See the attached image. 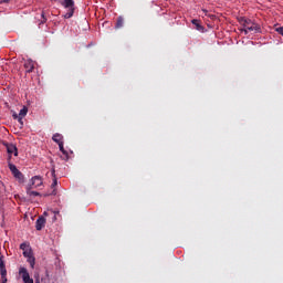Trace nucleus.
Here are the masks:
<instances>
[{
  "instance_id": "nucleus-1",
  "label": "nucleus",
  "mask_w": 283,
  "mask_h": 283,
  "mask_svg": "<svg viewBox=\"0 0 283 283\" xmlns=\"http://www.w3.org/2000/svg\"><path fill=\"white\" fill-rule=\"evenodd\" d=\"M239 23L242 25L241 32L249 34V32H254L255 34L262 32L260 24L253 22L251 19L239 18Z\"/></svg>"
},
{
  "instance_id": "nucleus-2",
  "label": "nucleus",
  "mask_w": 283,
  "mask_h": 283,
  "mask_svg": "<svg viewBox=\"0 0 283 283\" xmlns=\"http://www.w3.org/2000/svg\"><path fill=\"white\" fill-rule=\"evenodd\" d=\"M61 6L67 10L64 14V19H72L74 17V0H62Z\"/></svg>"
},
{
  "instance_id": "nucleus-3",
  "label": "nucleus",
  "mask_w": 283,
  "mask_h": 283,
  "mask_svg": "<svg viewBox=\"0 0 283 283\" xmlns=\"http://www.w3.org/2000/svg\"><path fill=\"white\" fill-rule=\"evenodd\" d=\"M9 169L13 177H15L19 182H23L24 176L23 172H21L19 169H17V166L14 164H9Z\"/></svg>"
},
{
  "instance_id": "nucleus-4",
  "label": "nucleus",
  "mask_w": 283,
  "mask_h": 283,
  "mask_svg": "<svg viewBox=\"0 0 283 283\" xmlns=\"http://www.w3.org/2000/svg\"><path fill=\"white\" fill-rule=\"evenodd\" d=\"M19 275L24 283H34V280L32 277H30V272H28V269L20 268Z\"/></svg>"
},
{
  "instance_id": "nucleus-5",
  "label": "nucleus",
  "mask_w": 283,
  "mask_h": 283,
  "mask_svg": "<svg viewBox=\"0 0 283 283\" xmlns=\"http://www.w3.org/2000/svg\"><path fill=\"white\" fill-rule=\"evenodd\" d=\"M41 185H43V179L41 178V176L32 177L30 184H28V186L33 187V189L41 187Z\"/></svg>"
},
{
  "instance_id": "nucleus-6",
  "label": "nucleus",
  "mask_w": 283,
  "mask_h": 283,
  "mask_svg": "<svg viewBox=\"0 0 283 283\" xmlns=\"http://www.w3.org/2000/svg\"><path fill=\"white\" fill-rule=\"evenodd\" d=\"M52 176H53V182L51 185V189L53 190L51 193H46L44 196H56V186L59 185V180H56V175L54 169L52 170Z\"/></svg>"
},
{
  "instance_id": "nucleus-7",
  "label": "nucleus",
  "mask_w": 283,
  "mask_h": 283,
  "mask_svg": "<svg viewBox=\"0 0 283 283\" xmlns=\"http://www.w3.org/2000/svg\"><path fill=\"white\" fill-rule=\"evenodd\" d=\"M45 227V217H39L35 222V229L36 231H41Z\"/></svg>"
},
{
  "instance_id": "nucleus-8",
  "label": "nucleus",
  "mask_w": 283,
  "mask_h": 283,
  "mask_svg": "<svg viewBox=\"0 0 283 283\" xmlns=\"http://www.w3.org/2000/svg\"><path fill=\"white\" fill-rule=\"evenodd\" d=\"M24 70H25V72H28L29 74H30V72H33V70H34V61H32V60H27V61L24 62Z\"/></svg>"
},
{
  "instance_id": "nucleus-9",
  "label": "nucleus",
  "mask_w": 283,
  "mask_h": 283,
  "mask_svg": "<svg viewBox=\"0 0 283 283\" xmlns=\"http://www.w3.org/2000/svg\"><path fill=\"white\" fill-rule=\"evenodd\" d=\"M8 154H13V156H19V150L14 144H7Z\"/></svg>"
},
{
  "instance_id": "nucleus-10",
  "label": "nucleus",
  "mask_w": 283,
  "mask_h": 283,
  "mask_svg": "<svg viewBox=\"0 0 283 283\" xmlns=\"http://www.w3.org/2000/svg\"><path fill=\"white\" fill-rule=\"evenodd\" d=\"M123 25H125V19L119 15L116 20L115 28H116V30H120V28H123Z\"/></svg>"
},
{
  "instance_id": "nucleus-11",
  "label": "nucleus",
  "mask_w": 283,
  "mask_h": 283,
  "mask_svg": "<svg viewBox=\"0 0 283 283\" xmlns=\"http://www.w3.org/2000/svg\"><path fill=\"white\" fill-rule=\"evenodd\" d=\"M52 140L57 145H61L63 143V135L56 133L53 135Z\"/></svg>"
},
{
  "instance_id": "nucleus-12",
  "label": "nucleus",
  "mask_w": 283,
  "mask_h": 283,
  "mask_svg": "<svg viewBox=\"0 0 283 283\" xmlns=\"http://www.w3.org/2000/svg\"><path fill=\"white\" fill-rule=\"evenodd\" d=\"M191 23L196 27V30H198L199 32H205V27L200 24V21L193 19Z\"/></svg>"
},
{
  "instance_id": "nucleus-13",
  "label": "nucleus",
  "mask_w": 283,
  "mask_h": 283,
  "mask_svg": "<svg viewBox=\"0 0 283 283\" xmlns=\"http://www.w3.org/2000/svg\"><path fill=\"white\" fill-rule=\"evenodd\" d=\"M32 186H27L28 196H41V192L34 191Z\"/></svg>"
},
{
  "instance_id": "nucleus-14",
  "label": "nucleus",
  "mask_w": 283,
  "mask_h": 283,
  "mask_svg": "<svg viewBox=\"0 0 283 283\" xmlns=\"http://www.w3.org/2000/svg\"><path fill=\"white\" fill-rule=\"evenodd\" d=\"M27 262L30 263L31 269H34V264H36V259L34 258V254L31 256H27Z\"/></svg>"
},
{
  "instance_id": "nucleus-15",
  "label": "nucleus",
  "mask_w": 283,
  "mask_h": 283,
  "mask_svg": "<svg viewBox=\"0 0 283 283\" xmlns=\"http://www.w3.org/2000/svg\"><path fill=\"white\" fill-rule=\"evenodd\" d=\"M19 116L22 117V118H25V116H28V106H23L20 109Z\"/></svg>"
},
{
  "instance_id": "nucleus-16",
  "label": "nucleus",
  "mask_w": 283,
  "mask_h": 283,
  "mask_svg": "<svg viewBox=\"0 0 283 283\" xmlns=\"http://www.w3.org/2000/svg\"><path fill=\"white\" fill-rule=\"evenodd\" d=\"M57 145L60 147V151L63 154V156H65V159L67 160L70 156L67 155V150H65V148L63 147V143Z\"/></svg>"
},
{
  "instance_id": "nucleus-17",
  "label": "nucleus",
  "mask_w": 283,
  "mask_h": 283,
  "mask_svg": "<svg viewBox=\"0 0 283 283\" xmlns=\"http://www.w3.org/2000/svg\"><path fill=\"white\" fill-rule=\"evenodd\" d=\"M0 274L1 277L4 282H8V279H6V276L8 275V271L6 270V268H0Z\"/></svg>"
},
{
  "instance_id": "nucleus-18",
  "label": "nucleus",
  "mask_w": 283,
  "mask_h": 283,
  "mask_svg": "<svg viewBox=\"0 0 283 283\" xmlns=\"http://www.w3.org/2000/svg\"><path fill=\"white\" fill-rule=\"evenodd\" d=\"M20 249H21V251H23V253H25L27 251H29V249H31L30 248V244L29 243H21L20 244Z\"/></svg>"
},
{
  "instance_id": "nucleus-19",
  "label": "nucleus",
  "mask_w": 283,
  "mask_h": 283,
  "mask_svg": "<svg viewBox=\"0 0 283 283\" xmlns=\"http://www.w3.org/2000/svg\"><path fill=\"white\" fill-rule=\"evenodd\" d=\"M23 255H24L25 258H30V256L34 255V254L32 253V248L29 249V250H27L25 252H23Z\"/></svg>"
},
{
  "instance_id": "nucleus-20",
  "label": "nucleus",
  "mask_w": 283,
  "mask_h": 283,
  "mask_svg": "<svg viewBox=\"0 0 283 283\" xmlns=\"http://www.w3.org/2000/svg\"><path fill=\"white\" fill-rule=\"evenodd\" d=\"M0 269H6V262L3 261V255L0 256Z\"/></svg>"
},
{
  "instance_id": "nucleus-21",
  "label": "nucleus",
  "mask_w": 283,
  "mask_h": 283,
  "mask_svg": "<svg viewBox=\"0 0 283 283\" xmlns=\"http://www.w3.org/2000/svg\"><path fill=\"white\" fill-rule=\"evenodd\" d=\"M276 32L283 36V27L276 28Z\"/></svg>"
},
{
  "instance_id": "nucleus-22",
  "label": "nucleus",
  "mask_w": 283,
  "mask_h": 283,
  "mask_svg": "<svg viewBox=\"0 0 283 283\" xmlns=\"http://www.w3.org/2000/svg\"><path fill=\"white\" fill-rule=\"evenodd\" d=\"M41 17H42V21H41V23H45V21H48V18H45V13L44 12H42L41 13Z\"/></svg>"
},
{
  "instance_id": "nucleus-23",
  "label": "nucleus",
  "mask_w": 283,
  "mask_h": 283,
  "mask_svg": "<svg viewBox=\"0 0 283 283\" xmlns=\"http://www.w3.org/2000/svg\"><path fill=\"white\" fill-rule=\"evenodd\" d=\"M18 122L23 125V117L19 116Z\"/></svg>"
},
{
  "instance_id": "nucleus-24",
  "label": "nucleus",
  "mask_w": 283,
  "mask_h": 283,
  "mask_svg": "<svg viewBox=\"0 0 283 283\" xmlns=\"http://www.w3.org/2000/svg\"><path fill=\"white\" fill-rule=\"evenodd\" d=\"M12 116H13L14 120H18L19 115H17V113H14Z\"/></svg>"
},
{
  "instance_id": "nucleus-25",
  "label": "nucleus",
  "mask_w": 283,
  "mask_h": 283,
  "mask_svg": "<svg viewBox=\"0 0 283 283\" xmlns=\"http://www.w3.org/2000/svg\"><path fill=\"white\" fill-rule=\"evenodd\" d=\"M4 3H8V2H10V0H2Z\"/></svg>"
},
{
  "instance_id": "nucleus-26",
  "label": "nucleus",
  "mask_w": 283,
  "mask_h": 283,
  "mask_svg": "<svg viewBox=\"0 0 283 283\" xmlns=\"http://www.w3.org/2000/svg\"><path fill=\"white\" fill-rule=\"evenodd\" d=\"M203 12H207V10H203Z\"/></svg>"
}]
</instances>
